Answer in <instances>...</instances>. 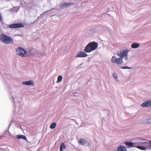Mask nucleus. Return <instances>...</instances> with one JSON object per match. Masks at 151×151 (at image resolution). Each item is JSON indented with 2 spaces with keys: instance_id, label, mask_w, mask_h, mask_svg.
<instances>
[{
  "instance_id": "obj_1",
  "label": "nucleus",
  "mask_w": 151,
  "mask_h": 151,
  "mask_svg": "<svg viewBox=\"0 0 151 151\" xmlns=\"http://www.w3.org/2000/svg\"><path fill=\"white\" fill-rule=\"evenodd\" d=\"M125 144L128 148L135 147L142 150H151V141L147 140L145 139L138 137L135 139V142H133L126 141Z\"/></svg>"
},
{
  "instance_id": "obj_2",
  "label": "nucleus",
  "mask_w": 151,
  "mask_h": 151,
  "mask_svg": "<svg viewBox=\"0 0 151 151\" xmlns=\"http://www.w3.org/2000/svg\"><path fill=\"white\" fill-rule=\"evenodd\" d=\"M0 40L6 44H12L14 42L12 37L3 33L0 35Z\"/></svg>"
},
{
  "instance_id": "obj_3",
  "label": "nucleus",
  "mask_w": 151,
  "mask_h": 151,
  "mask_svg": "<svg viewBox=\"0 0 151 151\" xmlns=\"http://www.w3.org/2000/svg\"><path fill=\"white\" fill-rule=\"evenodd\" d=\"M17 54L21 57L25 56L27 51L22 47H19L16 50Z\"/></svg>"
},
{
  "instance_id": "obj_4",
  "label": "nucleus",
  "mask_w": 151,
  "mask_h": 151,
  "mask_svg": "<svg viewBox=\"0 0 151 151\" xmlns=\"http://www.w3.org/2000/svg\"><path fill=\"white\" fill-rule=\"evenodd\" d=\"M24 27V25L22 23H14L9 24V27L10 28H17L23 27Z\"/></svg>"
},
{
  "instance_id": "obj_5",
  "label": "nucleus",
  "mask_w": 151,
  "mask_h": 151,
  "mask_svg": "<svg viewBox=\"0 0 151 151\" xmlns=\"http://www.w3.org/2000/svg\"><path fill=\"white\" fill-rule=\"evenodd\" d=\"M86 52L83 51H79L76 55V58H85L88 56Z\"/></svg>"
},
{
  "instance_id": "obj_6",
  "label": "nucleus",
  "mask_w": 151,
  "mask_h": 151,
  "mask_svg": "<svg viewBox=\"0 0 151 151\" xmlns=\"http://www.w3.org/2000/svg\"><path fill=\"white\" fill-rule=\"evenodd\" d=\"M90 45L91 49H92L93 51L95 50L98 46V44L95 41L91 42L88 43Z\"/></svg>"
},
{
  "instance_id": "obj_7",
  "label": "nucleus",
  "mask_w": 151,
  "mask_h": 151,
  "mask_svg": "<svg viewBox=\"0 0 151 151\" xmlns=\"http://www.w3.org/2000/svg\"><path fill=\"white\" fill-rule=\"evenodd\" d=\"M129 51V50L128 49H123L120 51L119 53L117 54L118 56L120 55H122L124 56H128V53Z\"/></svg>"
},
{
  "instance_id": "obj_8",
  "label": "nucleus",
  "mask_w": 151,
  "mask_h": 151,
  "mask_svg": "<svg viewBox=\"0 0 151 151\" xmlns=\"http://www.w3.org/2000/svg\"><path fill=\"white\" fill-rule=\"evenodd\" d=\"M143 107H149L151 106V100H148L145 101L141 105Z\"/></svg>"
},
{
  "instance_id": "obj_9",
  "label": "nucleus",
  "mask_w": 151,
  "mask_h": 151,
  "mask_svg": "<svg viewBox=\"0 0 151 151\" xmlns=\"http://www.w3.org/2000/svg\"><path fill=\"white\" fill-rule=\"evenodd\" d=\"M74 4V3L65 2H64L60 5V8H63L64 7L69 6Z\"/></svg>"
},
{
  "instance_id": "obj_10",
  "label": "nucleus",
  "mask_w": 151,
  "mask_h": 151,
  "mask_svg": "<svg viewBox=\"0 0 151 151\" xmlns=\"http://www.w3.org/2000/svg\"><path fill=\"white\" fill-rule=\"evenodd\" d=\"M22 84L26 86L32 85V86H34L35 85L33 81L32 80L23 81L22 82Z\"/></svg>"
},
{
  "instance_id": "obj_11",
  "label": "nucleus",
  "mask_w": 151,
  "mask_h": 151,
  "mask_svg": "<svg viewBox=\"0 0 151 151\" xmlns=\"http://www.w3.org/2000/svg\"><path fill=\"white\" fill-rule=\"evenodd\" d=\"M78 142L81 145H85L88 143L87 141L85 139L80 138L78 140Z\"/></svg>"
},
{
  "instance_id": "obj_12",
  "label": "nucleus",
  "mask_w": 151,
  "mask_h": 151,
  "mask_svg": "<svg viewBox=\"0 0 151 151\" xmlns=\"http://www.w3.org/2000/svg\"><path fill=\"white\" fill-rule=\"evenodd\" d=\"M111 61L114 63H116L117 64H121V62H120L119 61V58H117L115 56H112L111 59Z\"/></svg>"
},
{
  "instance_id": "obj_13",
  "label": "nucleus",
  "mask_w": 151,
  "mask_h": 151,
  "mask_svg": "<svg viewBox=\"0 0 151 151\" xmlns=\"http://www.w3.org/2000/svg\"><path fill=\"white\" fill-rule=\"evenodd\" d=\"M84 51L86 52H90L92 51V49H91L90 45L88 43L85 47L84 50Z\"/></svg>"
},
{
  "instance_id": "obj_14",
  "label": "nucleus",
  "mask_w": 151,
  "mask_h": 151,
  "mask_svg": "<svg viewBox=\"0 0 151 151\" xmlns=\"http://www.w3.org/2000/svg\"><path fill=\"white\" fill-rule=\"evenodd\" d=\"M16 138L18 139H23L26 140L27 142H29L27 141V137L25 135H23L18 134L17 135Z\"/></svg>"
},
{
  "instance_id": "obj_15",
  "label": "nucleus",
  "mask_w": 151,
  "mask_h": 151,
  "mask_svg": "<svg viewBox=\"0 0 151 151\" xmlns=\"http://www.w3.org/2000/svg\"><path fill=\"white\" fill-rule=\"evenodd\" d=\"M35 55H37L38 57L44 56L46 55L45 52H42L37 50Z\"/></svg>"
},
{
  "instance_id": "obj_16",
  "label": "nucleus",
  "mask_w": 151,
  "mask_h": 151,
  "mask_svg": "<svg viewBox=\"0 0 151 151\" xmlns=\"http://www.w3.org/2000/svg\"><path fill=\"white\" fill-rule=\"evenodd\" d=\"M118 151H127V149L125 146L120 145L117 147Z\"/></svg>"
},
{
  "instance_id": "obj_17",
  "label": "nucleus",
  "mask_w": 151,
  "mask_h": 151,
  "mask_svg": "<svg viewBox=\"0 0 151 151\" xmlns=\"http://www.w3.org/2000/svg\"><path fill=\"white\" fill-rule=\"evenodd\" d=\"M66 148V146L65 145L64 143L63 142H62L60 148V151H63V150H65Z\"/></svg>"
},
{
  "instance_id": "obj_18",
  "label": "nucleus",
  "mask_w": 151,
  "mask_h": 151,
  "mask_svg": "<svg viewBox=\"0 0 151 151\" xmlns=\"http://www.w3.org/2000/svg\"><path fill=\"white\" fill-rule=\"evenodd\" d=\"M140 45V44L137 42H134L132 44L131 47L133 48H137Z\"/></svg>"
},
{
  "instance_id": "obj_19",
  "label": "nucleus",
  "mask_w": 151,
  "mask_h": 151,
  "mask_svg": "<svg viewBox=\"0 0 151 151\" xmlns=\"http://www.w3.org/2000/svg\"><path fill=\"white\" fill-rule=\"evenodd\" d=\"M37 50L34 48H30L29 49V53L30 55H35Z\"/></svg>"
},
{
  "instance_id": "obj_20",
  "label": "nucleus",
  "mask_w": 151,
  "mask_h": 151,
  "mask_svg": "<svg viewBox=\"0 0 151 151\" xmlns=\"http://www.w3.org/2000/svg\"><path fill=\"white\" fill-rule=\"evenodd\" d=\"M56 126V123L55 122H53L51 124L50 126V128L51 129H55Z\"/></svg>"
},
{
  "instance_id": "obj_21",
  "label": "nucleus",
  "mask_w": 151,
  "mask_h": 151,
  "mask_svg": "<svg viewBox=\"0 0 151 151\" xmlns=\"http://www.w3.org/2000/svg\"><path fill=\"white\" fill-rule=\"evenodd\" d=\"M63 77L61 75H59L58 77L57 83L60 82L62 80Z\"/></svg>"
},
{
  "instance_id": "obj_22",
  "label": "nucleus",
  "mask_w": 151,
  "mask_h": 151,
  "mask_svg": "<svg viewBox=\"0 0 151 151\" xmlns=\"http://www.w3.org/2000/svg\"><path fill=\"white\" fill-rule=\"evenodd\" d=\"M119 67L122 69H131L132 68V67H129L127 66H124L123 67H122L121 66H119Z\"/></svg>"
},
{
  "instance_id": "obj_23",
  "label": "nucleus",
  "mask_w": 151,
  "mask_h": 151,
  "mask_svg": "<svg viewBox=\"0 0 151 151\" xmlns=\"http://www.w3.org/2000/svg\"><path fill=\"white\" fill-rule=\"evenodd\" d=\"M119 56H120V57L118 58L119 61H120V62H121V64H122V63H123L122 59L124 58L125 56H123L122 55H120Z\"/></svg>"
},
{
  "instance_id": "obj_24",
  "label": "nucleus",
  "mask_w": 151,
  "mask_h": 151,
  "mask_svg": "<svg viewBox=\"0 0 151 151\" xmlns=\"http://www.w3.org/2000/svg\"><path fill=\"white\" fill-rule=\"evenodd\" d=\"M12 99H13V102H14V107H15V108H17V106L15 104V101H14V100L15 99V98L13 96L12 97Z\"/></svg>"
},
{
  "instance_id": "obj_25",
  "label": "nucleus",
  "mask_w": 151,
  "mask_h": 151,
  "mask_svg": "<svg viewBox=\"0 0 151 151\" xmlns=\"http://www.w3.org/2000/svg\"><path fill=\"white\" fill-rule=\"evenodd\" d=\"M113 76L115 79H117V76L116 73H113Z\"/></svg>"
},
{
  "instance_id": "obj_26",
  "label": "nucleus",
  "mask_w": 151,
  "mask_h": 151,
  "mask_svg": "<svg viewBox=\"0 0 151 151\" xmlns=\"http://www.w3.org/2000/svg\"><path fill=\"white\" fill-rule=\"evenodd\" d=\"M11 124H12V123H11L8 126V129H7L6 131L5 132V133H6L7 132H9V133L10 134V133H9V129L11 125Z\"/></svg>"
},
{
  "instance_id": "obj_27",
  "label": "nucleus",
  "mask_w": 151,
  "mask_h": 151,
  "mask_svg": "<svg viewBox=\"0 0 151 151\" xmlns=\"http://www.w3.org/2000/svg\"><path fill=\"white\" fill-rule=\"evenodd\" d=\"M15 37L19 36L20 37H22V35L21 34H15L14 36Z\"/></svg>"
},
{
  "instance_id": "obj_28",
  "label": "nucleus",
  "mask_w": 151,
  "mask_h": 151,
  "mask_svg": "<svg viewBox=\"0 0 151 151\" xmlns=\"http://www.w3.org/2000/svg\"><path fill=\"white\" fill-rule=\"evenodd\" d=\"M4 136V135H2L0 136V140H1L2 139V138H3V137Z\"/></svg>"
},
{
  "instance_id": "obj_29",
  "label": "nucleus",
  "mask_w": 151,
  "mask_h": 151,
  "mask_svg": "<svg viewBox=\"0 0 151 151\" xmlns=\"http://www.w3.org/2000/svg\"><path fill=\"white\" fill-rule=\"evenodd\" d=\"M150 120L148 121V123H151V117L150 118Z\"/></svg>"
},
{
  "instance_id": "obj_30",
  "label": "nucleus",
  "mask_w": 151,
  "mask_h": 151,
  "mask_svg": "<svg viewBox=\"0 0 151 151\" xmlns=\"http://www.w3.org/2000/svg\"><path fill=\"white\" fill-rule=\"evenodd\" d=\"M124 57L125 58V60H127V59H128V57H127V56H125Z\"/></svg>"
},
{
  "instance_id": "obj_31",
  "label": "nucleus",
  "mask_w": 151,
  "mask_h": 151,
  "mask_svg": "<svg viewBox=\"0 0 151 151\" xmlns=\"http://www.w3.org/2000/svg\"><path fill=\"white\" fill-rule=\"evenodd\" d=\"M49 10H48V11H46V12H43V14H42L41 15V16L42 15H43V14H44L45 13H46L47 12H48V11H49Z\"/></svg>"
},
{
  "instance_id": "obj_32",
  "label": "nucleus",
  "mask_w": 151,
  "mask_h": 151,
  "mask_svg": "<svg viewBox=\"0 0 151 151\" xmlns=\"http://www.w3.org/2000/svg\"><path fill=\"white\" fill-rule=\"evenodd\" d=\"M115 81L116 82H118L119 81L117 79H117H115Z\"/></svg>"
},
{
  "instance_id": "obj_33",
  "label": "nucleus",
  "mask_w": 151,
  "mask_h": 151,
  "mask_svg": "<svg viewBox=\"0 0 151 151\" xmlns=\"http://www.w3.org/2000/svg\"><path fill=\"white\" fill-rule=\"evenodd\" d=\"M82 63H81L80 65H82Z\"/></svg>"
},
{
  "instance_id": "obj_34",
  "label": "nucleus",
  "mask_w": 151,
  "mask_h": 151,
  "mask_svg": "<svg viewBox=\"0 0 151 151\" xmlns=\"http://www.w3.org/2000/svg\"><path fill=\"white\" fill-rule=\"evenodd\" d=\"M107 10H108V11H109V10H109V9H107Z\"/></svg>"
},
{
  "instance_id": "obj_35",
  "label": "nucleus",
  "mask_w": 151,
  "mask_h": 151,
  "mask_svg": "<svg viewBox=\"0 0 151 151\" xmlns=\"http://www.w3.org/2000/svg\"><path fill=\"white\" fill-rule=\"evenodd\" d=\"M35 22V21H34V22H33V23H34V22Z\"/></svg>"
},
{
  "instance_id": "obj_36",
  "label": "nucleus",
  "mask_w": 151,
  "mask_h": 151,
  "mask_svg": "<svg viewBox=\"0 0 151 151\" xmlns=\"http://www.w3.org/2000/svg\"><path fill=\"white\" fill-rule=\"evenodd\" d=\"M114 9V8H112V9Z\"/></svg>"
}]
</instances>
